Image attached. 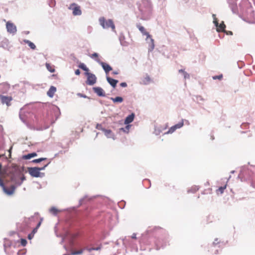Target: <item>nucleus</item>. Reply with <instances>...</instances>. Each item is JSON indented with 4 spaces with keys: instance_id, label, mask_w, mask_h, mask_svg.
<instances>
[{
    "instance_id": "1",
    "label": "nucleus",
    "mask_w": 255,
    "mask_h": 255,
    "mask_svg": "<svg viewBox=\"0 0 255 255\" xmlns=\"http://www.w3.org/2000/svg\"><path fill=\"white\" fill-rule=\"evenodd\" d=\"M78 67L86 72L85 73V75L87 77L86 83L88 85H94L97 82L96 76L94 74L89 72V69L84 63H81Z\"/></svg>"
},
{
    "instance_id": "2",
    "label": "nucleus",
    "mask_w": 255,
    "mask_h": 255,
    "mask_svg": "<svg viewBox=\"0 0 255 255\" xmlns=\"http://www.w3.org/2000/svg\"><path fill=\"white\" fill-rule=\"evenodd\" d=\"M99 22L104 28H109L111 27L113 30L115 29L114 22L111 19L106 20L104 17H102L99 18Z\"/></svg>"
},
{
    "instance_id": "3",
    "label": "nucleus",
    "mask_w": 255,
    "mask_h": 255,
    "mask_svg": "<svg viewBox=\"0 0 255 255\" xmlns=\"http://www.w3.org/2000/svg\"><path fill=\"white\" fill-rule=\"evenodd\" d=\"M136 26L143 35L146 36V39L148 38H150V50H152L154 48V40L151 37L150 35L146 31L143 26L141 25L140 24H138L136 25Z\"/></svg>"
},
{
    "instance_id": "4",
    "label": "nucleus",
    "mask_w": 255,
    "mask_h": 255,
    "mask_svg": "<svg viewBox=\"0 0 255 255\" xmlns=\"http://www.w3.org/2000/svg\"><path fill=\"white\" fill-rule=\"evenodd\" d=\"M47 164L45 165L42 167H30L28 168V171L29 173L32 177H41V173L40 172V170H43L45 169V167L47 166Z\"/></svg>"
},
{
    "instance_id": "5",
    "label": "nucleus",
    "mask_w": 255,
    "mask_h": 255,
    "mask_svg": "<svg viewBox=\"0 0 255 255\" xmlns=\"http://www.w3.org/2000/svg\"><path fill=\"white\" fill-rule=\"evenodd\" d=\"M151 8V3L149 0H141L139 4V9L141 12L149 11Z\"/></svg>"
},
{
    "instance_id": "6",
    "label": "nucleus",
    "mask_w": 255,
    "mask_h": 255,
    "mask_svg": "<svg viewBox=\"0 0 255 255\" xmlns=\"http://www.w3.org/2000/svg\"><path fill=\"white\" fill-rule=\"evenodd\" d=\"M213 17L214 19L213 22L215 26L217 27V31L218 32H225L226 25L224 24V22L222 21L219 24L218 19L216 17V15L213 14Z\"/></svg>"
},
{
    "instance_id": "7",
    "label": "nucleus",
    "mask_w": 255,
    "mask_h": 255,
    "mask_svg": "<svg viewBox=\"0 0 255 255\" xmlns=\"http://www.w3.org/2000/svg\"><path fill=\"white\" fill-rule=\"evenodd\" d=\"M0 186L2 188L3 191L7 195H12L14 191L15 188L13 186L10 187L9 189L7 188L3 182L1 178L0 177Z\"/></svg>"
},
{
    "instance_id": "8",
    "label": "nucleus",
    "mask_w": 255,
    "mask_h": 255,
    "mask_svg": "<svg viewBox=\"0 0 255 255\" xmlns=\"http://www.w3.org/2000/svg\"><path fill=\"white\" fill-rule=\"evenodd\" d=\"M69 9L73 10V14L74 15H80L82 14L80 6L75 3H72L69 6Z\"/></svg>"
},
{
    "instance_id": "9",
    "label": "nucleus",
    "mask_w": 255,
    "mask_h": 255,
    "mask_svg": "<svg viewBox=\"0 0 255 255\" xmlns=\"http://www.w3.org/2000/svg\"><path fill=\"white\" fill-rule=\"evenodd\" d=\"M12 98L11 96H6L0 94V101L2 104H5L7 107L11 105Z\"/></svg>"
},
{
    "instance_id": "10",
    "label": "nucleus",
    "mask_w": 255,
    "mask_h": 255,
    "mask_svg": "<svg viewBox=\"0 0 255 255\" xmlns=\"http://www.w3.org/2000/svg\"><path fill=\"white\" fill-rule=\"evenodd\" d=\"M6 27L7 31L10 33H15L17 31L16 26L9 21L6 22Z\"/></svg>"
},
{
    "instance_id": "11",
    "label": "nucleus",
    "mask_w": 255,
    "mask_h": 255,
    "mask_svg": "<svg viewBox=\"0 0 255 255\" xmlns=\"http://www.w3.org/2000/svg\"><path fill=\"white\" fill-rule=\"evenodd\" d=\"M183 120H182L180 122L177 124L171 127L169 130L165 133L166 134L172 133L175 131L177 128H181L183 126Z\"/></svg>"
},
{
    "instance_id": "12",
    "label": "nucleus",
    "mask_w": 255,
    "mask_h": 255,
    "mask_svg": "<svg viewBox=\"0 0 255 255\" xmlns=\"http://www.w3.org/2000/svg\"><path fill=\"white\" fill-rule=\"evenodd\" d=\"M94 92L100 97H105V93L103 89L101 87H94L93 88Z\"/></svg>"
},
{
    "instance_id": "13",
    "label": "nucleus",
    "mask_w": 255,
    "mask_h": 255,
    "mask_svg": "<svg viewBox=\"0 0 255 255\" xmlns=\"http://www.w3.org/2000/svg\"><path fill=\"white\" fill-rule=\"evenodd\" d=\"M100 64L107 74L112 70L111 66L108 63L102 62Z\"/></svg>"
},
{
    "instance_id": "14",
    "label": "nucleus",
    "mask_w": 255,
    "mask_h": 255,
    "mask_svg": "<svg viewBox=\"0 0 255 255\" xmlns=\"http://www.w3.org/2000/svg\"><path fill=\"white\" fill-rule=\"evenodd\" d=\"M107 80L108 82H109V83L114 88H115L118 82V80H115V79L111 78L109 77H107Z\"/></svg>"
},
{
    "instance_id": "15",
    "label": "nucleus",
    "mask_w": 255,
    "mask_h": 255,
    "mask_svg": "<svg viewBox=\"0 0 255 255\" xmlns=\"http://www.w3.org/2000/svg\"><path fill=\"white\" fill-rule=\"evenodd\" d=\"M56 91V88L54 86H51L49 90L47 91V95L52 98L53 97L54 93Z\"/></svg>"
},
{
    "instance_id": "16",
    "label": "nucleus",
    "mask_w": 255,
    "mask_h": 255,
    "mask_svg": "<svg viewBox=\"0 0 255 255\" xmlns=\"http://www.w3.org/2000/svg\"><path fill=\"white\" fill-rule=\"evenodd\" d=\"M134 117V115L133 114L128 115L125 119V124L127 125L131 123L133 121Z\"/></svg>"
},
{
    "instance_id": "17",
    "label": "nucleus",
    "mask_w": 255,
    "mask_h": 255,
    "mask_svg": "<svg viewBox=\"0 0 255 255\" xmlns=\"http://www.w3.org/2000/svg\"><path fill=\"white\" fill-rule=\"evenodd\" d=\"M37 156V154L35 152L31 153L27 155H23V159H29L32 157Z\"/></svg>"
},
{
    "instance_id": "18",
    "label": "nucleus",
    "mask_w": 255,
    "mask_h": 255,
    "mask_svg": "<svg viewBox=\"0 0 255 255\" xmlns=\"http://www.w3.org/2000/svg\"><path fill=\"white\" fill-rule=\"evenodd\" d=\"M24 42L27 44L28 45V46L32 49H35L36 48V46L35 45V44L32 43V42H31L30 41L28 40H24Z\"/></svg>"
},
{
    "instance_id": "19",
    "label": "nucleus",
    "mask_w": 255,
    "mask_h": 255,
    "mask_svg": "<svg viewBox=\"0 0 255 255\" xmlns=\"http://www.w3.org/2000/svg\"><path fill=\"white\" fill-rule=\"evenodd\" d=\"M111 100L115 103H122L123 101V98L117 97L116 98H111Z\"/></svg>"
},
{
    "instance_id": "20",
    "label": "nucleus",
    "mask_w": 255,
    "mask_h": 255,
    "mask_svg": "<svg viewBox=\"0 0 255 255\" xmlns=\"http://www.w3.org/2000/svg\"><path fill=\"white\" fill-rule=\"evenodd\" d=\"M46 67L47 70L49 71H50V72L53 73L55 71V69H54V67L52 65H51L50 64L46 63Z\"/></svg>"
},
{
    "instance_id": "21",
    "label": "nucleus",
    "mask_w": 255,
    "mask_h": 255,
    "mask_svg": "<svg viewBox=\"0 0 255 255\" xmlns=\"http://www.w3.org/2000/svg\"><path fill=\"white\" fill-rule=\"evenodd\" d=\"M226 187H227V185H225L223 187H220V188H219L217 190H216V192L218 194H222L223 193L224 191V190L226 188Z\"/></svg>"
},
{
    "instance_id": "22",
    "label": "nucleus",
    "mask_w": 255,
    "mask_h": 255,
    "mask_svg": "<svg viewBox=\"0 0 255 255\" xmlns=\"http://www.w3.org/2000/svg\"><path fill=\"white\" fill-rule=\"evenodd\" d=\"M199 190V187L197 186H192L190 189L188 190V193H194Z\"/></svg>"
},
{
    "instance_id": "23",
    "label": "nucleus",
    "mask_w": 255,
    "mask_h": 255,
    "mask_svg": "<svg viewBox=\"0 0 255 255\" xmlns=\"http://www.w3.org/2000/svg\"><path fill=\"white\" fill-rule=\"evenodd\" d=\"M102 248V246L100 245L98 247H97V248H87V250L89 252H92V251H98V250H101Z\"/></svg>"
},
{
    "instance_id": "24",
    "label": "nucleus",
    "mask_w": 255,
    "mask_h": 255,
    "mask_svg": "<svg viewBox=\"0 0 255 255\" xmlns=\"http://www.w3.org/2000/svg\"><path fill=\"white\" fill-rule=\"evenodd\" d=\"M50 212L53 215H56L59 212L58 210L55 207H52L50 209Z\"/></svg>"
},
{
    "instance_id": "25",
    "label": "nucleus",
    "mask_w": 255,
    "mask_h": 255,
    "mask_svg": "<svg viewBox=\"0 0 255 255\" xmlns=\"http://www.w3.org/2000/svg\"><path fill=\"white\" fill-rule=\"evenodd\" d=\"M83 252V249H81V250H80L78 251H74V252H73L71 254L73 255H80V254H82Z\"/></svg>"
},
{
    "instance_id": "26",
    "label": "nucleus",
    "mask_w": 255,
    "mask_h": 255,
    "mask_svg": "<svg viewBox=\"0 0 255 255\" xmlns=\"http://www.w3.org/2000/svg\"><path fill=\"white\" fill-rule=\"evenodd\" d=\"M46 159V158H40L38 159H36L33 160L32 161V162H34V163H39V162H40L42 161L45 160Z\"/></svg>"
},
{
    "instance_id": "27",
    "label": "nucleus",
    "mask_w": 255,
    "mask_h": 255,
    "mask_svg": "<svg viewBox=\"0 0 255 255\" xmlns=\"http://www.w3.org/2000/svg\"><path fill=\"white\" fill-rule=\"evenodd\" d=\"M130 127V125H127V126L125 127V128H121L120 129V130H123V131H124V132H128Z\"/></svg>"
},
{
    "instance_id": "28",
    "label": "nucleus",
    "mask_w": 255,
    "mask_h": 255,
    "mask_svg": "<svg viewBox=\"0 0 255 255\" xmlns=\"http://www.w3.org/2000/svg\"><path fill=\"white\" fill-rule=\"evenodd\" d=\"M179 72H182V73H183L184 76L185 78H189V75L186 72H185L183 70H182V69L179 70Z\"/></svg>"
},
{
    "instance_id": "29",
    "label": "nucleus",
    "mask_w": 255,
    "mask_h": 255,
    "mask_svg": "<svg viewBox=\"0 0 255 255\" xmlns=\"http://www.w3.org/2000/svg\"><path fill=\"white\" fill-rule=\"evenodd\" d=\"M20 243H21V245L23 246V247H24L27 244V241L25 239H21L20 240Z\"/></svg>"
},
{
    "instance_id": "30",
    "label": "nucleus",
    "mask_w": 255,
    "mask_h": 255,
    "mask_svg": "<svg viewBox=\"0 0 255 255\" xmlns=\"http://www.w3.org/2000/svg\"><path fill=\"white\" fill-rule=\"evenodd\" d=\"M150 82V78L149 76H146V77L145 78L143 82L144 84H147Z\"/></svg>"
},
{
    "instance_id": "31",
    "label": "nucleus",
    "mask_w": 255,
    "mask_h": 255,
    "mask_svg": "<svg viewBox=\"0 0 255 255\" xmlns=\"http://www.w3.org/2000/svg\"><path fill=\"white\" fill-rule=\"evenodd\" d=\"M222 78H223V75L222 74L218 75V76H215L213 77V79H214V80H216V79L221 80L222 79Z\"/></svg>"
},
{
    "instance_id": "32",
    "label": "nucleus",
    "mask_w": 255,
    "mask_h": 255,
    "mask_svg": "<svg viewBox=\"0 0 255 255\" xmlns=\"http://www.w3.org/2000/svg\"><path fill=\"white\" fill-rule=\"evenodd\" d=\"M91 57L92 58H96L98 57V54L97 53H94L92 54L91 56Z\"/></svg>"
},
{
    "instance_id": "33",
    "label": "nucleus",
    "mask_w": 255,
    "mask_h": 255,
    "mask_svg": "<svg viewBox=\"0 0 255 255\" xmlns=\"http://www.w3.org/2000/svg\"><path fill=\"white\" fill-rule=\"evenodd\" d=\"M34 237V235H33V233H30L28 235V239L29 240H31L33 238V237Z\"/></svg>"
},
{
    "instance_id": "34",
    "label": "nucleus",
    "mask_w": 255,
    "mask_h": 255,
    "mask_svg": "<svg viewBox=\"0 0 255 255\" xmlns=\"http://www.w3.org/2000/svg\"><path fill=\"white\" fill-rule=\"evenodd\" d=\"M120 85L123 87H126L127 86V84L125 82H123L120 84Z\"/></svg>"
},
{
    "instance_id": "35",
    "label": "nucleus",
    "mask_w": 255,
    "mask_h": 255,
    "mask_svg": "<svg viewBox=\"0 0 255 255\" xmlns=\"http://www.w3.org/2000/svg\"><path fill=\"white\" fill-rule=\"evenodd\" d=\"M75 74L77 75H79L80 74V71L79 69H77L75 72Z\"/></svg>"
},
{
    "instance_id": "36",
    "label": "nucleus",
    "mask_w": 255,
    "mask_h": 255,
    "mask_svg": "<svg viewBox=\"0 0 255 255\" xmlns=\"http://www.w3.org/2000/svg\"><path fill=\"white\" fill-rule=\"evenodd\" d=\"M225 32H226L227 33V34H228V35H233V32L231 31H226L225 30Z\"/></svg>"
},
{
    "instance_id": "37",
    "label": "nucleus",
    "mask_w": 255,
    "mask_h": 255,
    "mask_svg": "<svg viewBox=\"0 0 255 255\" xmlns=\"http://www.w3.org/2000/svg\"><path fill=\"white\" fill-rule=\"evenodd\" d=\"M37 229H37L36 228H35L33 230V231H32V233H33V235H34V234L37 232Z\"/></svg>"
},
{
    "instance_id": "38",
    "label": "nucleus",
    "mask_w": 255,
    "mask_h": 255,
    "mask_svg": "<svg viewBox=\"0 0 255 255\" xmlns=\"http://www.w3.org/2000/svg\"><path fill=\"white\" fill-rule=\"evenodd\" d=\"M41 224V221H40L38 223V224L37 225V226H36V227L35 228H36L37 229H38V228L40 227V226Z\"/></svg>"
},
{
    "instance_id": "39",
    "label": "nucleus",
    "mask_w": 255,
    "mask_h": 255,
    "mask_svg": "<svg viewBox=\"0 0 255 255\" xmlns=\"http://www.w3.org/2000/svg\"><path fill=\"white\" fill-rule=\"evenodd\" d=\"M131 238L134 239H136V234H133L131 236Z\"/></svg>"
},
{
    "instance_id": "40",
    "label": "nucleus",
    "mask_w": 255,
    "mask_h": 255,
    "mask_svg": "<svg viewBox=\"0 0 255 255\" xmlns=\"http://www.w3.org/2000/svg\"><path fill=\"white\" fill-rule=\"evenodd\" d=\"M119 73V72H118V71H114V72H113V74H115V75H117V74H118Z\"/></svg>"
},
{
    "instance_id": "41",
    "label": "nucleus",
    "mask_w": 255,
    "mask_h": 255,
    "mask_svg": "<svg viewBox=\"0 0 255 255\" xmlns=\"http://www.w3.org/2000/svg\"><path fill=\"white\" fill-rule=\"evenodd\" d=\"M63 255H68V254H64Z\"/></svg>"
},
{
    "instance_id": "42",
    "label": "nucleus",
    "mask_w": 255,
    "mask_h": 255,
    "mask_svg": "<svg viewBox=\"0 0 255 255\" xmlns=\"http://www.w3.org/2000/svg\"><path fill=\"white\" fill-rule=\"evenodd\" d=\"M1 156H2V155H0V157H1Z\"/></svg>"
}]
</instances>
